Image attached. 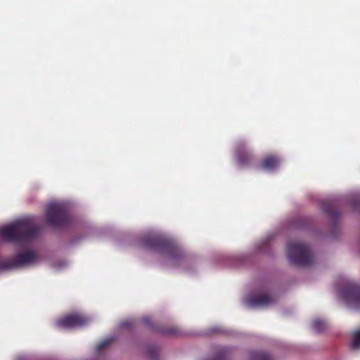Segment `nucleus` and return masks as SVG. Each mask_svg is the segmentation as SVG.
I'll return each instance as SVG.
<instances>
[{
    "instance_id": "nucleus-1",
    "label": "nucleus",
    "mask_w": 360,
    "mask_h": 360,
    "mask_svg": "<svg viewBox=\"0 0 360 360\" xmlns=\"http://www.w3.org/2000/svg\"><path fill=\"white\" fill-rule=\"evenodd\" d=\"M39 231V226L27 219H21L0 229V235L8 242L27 243L36 238Z\"/></svg>"
},
{
    "instance_id": "nucleus-2",
    "label": "nucleus",
    "mask_w": 360,
    "mask_h": 360,
    "mask_svg": "<svg viewBox=\"0 0 360 360\" xmlns=\"http://www.w3.org/2000/svg\"><path fill=\"white\" fill-rule=\"evenodd\" d=\"M285 251L290 262L294 265L309 266L314 262V257L310 248L304 243L289 242Z\"/></svg>"
},
{
    "instance_id": "nucleus-3",
    "label": "nucleus",
    "mask_w": 360,
    "mask_h": 360,
    "mask_svg": "<svg viewBox=\"0 0 360 360\" xmlns=\"http://www.w3.org/2000/svg\"><path fill=\"white\" fill-rule=\"evenodd\" d=\"M159 255L168 257L174 266L185 259V254L178 243L173 238L159 235Z\"/></svg>"
},
{
    "instance_id": "nucleus-4",
    "label": "nucleus",
    "mask_w": 360,
    "mask_h": 360,
    "mask_svg": "<svg viewBox=\"0 0 360 360\" xmlns=\"http://www.w3.org/2000/svg\"><path fill=\"white\" fill-rule=\"evenodd\" d=\"M46 222L54 228H63L70 221V217L67 207L60 203L49 204L46 208Z\"/></svg>"
},
{
    "instance_id": "nucleus-5",
    "label": "nucleus",
    "mask_w": 360,
    "mask_h": 360,
    "mask_svg": "<svg viewBox=\"0 0 360 360\" xmlns=\"http://www.w3.org/2000/svg\"><path fill=\"white\" fill-rule=\"evenodd\" d=\"M37 259V255L32 250L16 255L13 258L1 259L0 270H10L17 267L34 263Z\"/></svg>"
},
{
    "instance_id": "nucleus-6",
    "label": "nucleus",
    "mask_w": 360,
    "mask_h": 360,
    "mask_svg": "<svg viewBox=\"0 0 360 360\" xmlns=\"http://www.w3.org/2000/svg\"><path fill=\"white\" fill-rule=\"evenodd\" d=\"M341 297L347 305L354 309H360V285L348 281L341 291Z\"/></svg>"
},
{
    "instance_id": "nucleus-7",
    "label": "nucleus",
    "mask_w": 360,
    "mask_h": 360,
    "mask_svg": "<svg viewBox=\"0 0 360 360\" xmlns=\"http://www.w3.org/2000/svg\"><path fill=\"white\" fill-rule=\"evenodd\" d=\"M90 321L89 318L79 314L73 313L63 316L56 321V326L61 328H74L87 325Z\"/></svg>"
},
{
    "instance_id": "nucleus-8",
    "label": "nucleus",
    "mask_w": 360,
    "mask_h": 360,
    "mask_svg": "<svg viewBox=\"0 0 360 360\" xmlns=\"http://www.w3.org/2000/svg\"><path fill=\"white\" fill-rule=\"evenodd\" d=\"M273 302L274 299L266 294L252 296L248 300L249 304L253 307H266L271 304Z\"/></svg>"
},
{
    "instance_id": "nucleus-9",
    "label": "nucleus",
    "mask_w": 360,
    "mask_h": 360,
    "mask_svg": "<svg viewBox=\"0 0 360 360\" xmlns=\"http://www.w3.org/2000/svg\"><path fill=\"white\" fill-rule=\"evenodd\" d=\"M280 164L279 158L274 155L265 156L261 163V167L264 170L271 171L276 168Z\"/></svg>"
},
{
    "instance_id": "nucleus-10",
    "label": "nucleus",
    "mask_w": 360,
    "mask_h": 360,
    "mask_svg": "<svg viewBox=\"0 0 360 360\" xmlns=\"http://www.w3.org/2000/svg\"><path fill=\"white\" fill-rule=\"evenodd\" d=\"M323 209L326 214L328 216L330 219L333 221H336V220L340 217V212L336 206L331 202H326L323 204Z\"/></svg>"
},
{
    "instance_id": "nucleus-11",
    "label": "nucleus",
    "mask_w": 360,
    "mask_h": 360,
    "mask_svg": "<svg viewBox=\"0 0 360 360\" xmlns=\"http://www.w3.org/2000/svg\"><path fill=\"white\" fill-rule=\"evenodd\" d=\"M159 335L177 336L180 334L179 328L174 326H159Z\"/></svg>"
},
{
    "instance_id": "nucleus-12",
    "label": "nucleus",
    "mask_w": 360,
    "mask_h": 360,
    "mask_svg": "<svg viewBox=\"0 0 360 360\" xmlns=\"http://www.w3.org/2000/svg\"><path fill=\"white\" fill-rule=\"evenodd\" d=\"M142 243L146 248L158 246V237L155 233H146L142 238Z\"/></svg>"
},
{
    "instance_id": "nucleus-13",
    "label": "nucleus",
    "mask_w": 360,
    "mask_h": 360,
    "mask_svg": "<svg viewBox=\"0 0 360 360\" xmlns=\"http://www.w3.org/2000/svg\"><path fill=\"white\" fill-rule=\"evenodd\" d=\"M311 326L313 330L316 333L323 332L328 328L326 321L319 319H314L312 321Z\"/></svg>"
},
{
    "instance_id": "nucleus-14",
    "label": "nucleus",
    "mask_w": 360,
    "mask_h": 360,
    "mask_svg": "<svg viewBox=\"0 0 360 360\" xmlns=\"http://www.w3.org/2000/svg\"><path fill=\"white\" fill-rule=\"evenodd\" d=\"M250 360H274L267 353L263 352H254L250 355Z\"/></svg>"
},
{
    "instance_id": "nucleus-15",
    "label": "nucleus",
    "mask_w": 360,
    "mask_h": 360,
    "mask_svg": "<svg viewBox=\"0 0 360 360\" xmlns=\"http://www.w3.org/2000/svg\"><path fill=\"white\" fill-rule=\"evenodd\" d=\"M252 156L250 153L245 152L243 153L238 154V160L241 165H246L250 163Z\"/></svg>"
},
{
    "instance_id": "nucleus-16",
    "label": "nucleus",
    "mask_w": 360,
    "mask_h": 360,
    "mask_svg": "<svg viewBox=\"0 0 360 360\" xmlns=\"http://www.w3.org/2000/svg\"><path fill=\"white\" fill-rule=\"evenodd\" d=\"M352 348L354 349H359L360 347V330L354 331L352 334Z\"/></svg>"
},
{
    "instance_id": "nucleus-17",
    "label": "nucleus",
    "mask_w": 360,
    "mask_h": 360,
    "mask_svg": "<svg viewBox=\"0 0 360 360\" xmlns=\"http://www.w3.org/2000/svg\"><path fill=\"white\" fill-rule=\"evenodd\" d=\"M113 341V339H106L99 343L96 348V352L98 357L102 355V350L109 346Z\"/></svg>"
},
{
    "instance_id": "nucleus-18",
    "label": "nucleus",
    "mask_w": 360,
    "mask_h": 360,
    "mask_svg": "<svg viewBox=\"0 0 360 360\" xmlns=\"http://www.w3.org/2000/svg\"><path fill=\"white\" fill-rule=\"evenodd\" d=\"M148 356L150 360H156L158 358V349L157 348L153 347L148 350Z\"/></svg>"
},
{
    "instance_id": "nucleus-19",
    "label": "nucleus",
    "mask_w": 360,
    "mask_h": 360,
    "mask_svg": "<svg viewBox=\"0 0 360 360\" xmlns=\"http://www.w3.org/2000/svg\"><path fill=\"white\" fill-rule=\"evenodd\" d=\"M142 322L146 326H150L152 321L150 318L147 316L142 319Z\"/></svg>"
},
{
    "instance_id": "nucleus-20",
    "label": "nucleus",
    "mask_w": 360,
    "mask_h": 360,
    "mask_svg": "<svg viewBox=\"0 0 360 360\" xmlns=\"http://www.w3.org/2000/svg\"><path fill=\"white\" fill-rule=\"evenodd\" d=\"M129 325V323L128 322H124L123 323V326H127Z\"/></svg>"
}]
</instances>
